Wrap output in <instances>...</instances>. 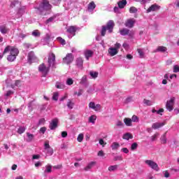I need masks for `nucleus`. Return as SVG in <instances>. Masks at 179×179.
Returning <instances> with one entry per match:
<instances>
[{
	"mask_svg": "<svg viewBox=\"0 0 179 179\" xmlns=\"http://www.w3.org/2000/svg\"><path fill=\"white\" fill-rule=\"evenodd\" d=\"M136 22V20H135V19L130 18L126 21V22L124 23V26H126V27H129V29H132V27L135 26Z\"/></svg>",
	"mask_w": 179,
	"mask_h": 179,
	"instance_id": "9",
	"label": "nucleus"
},
{
	"mask_svg": "<svg viewBox=\"0 0 179 179\" xmlns=\"http://www.w3.org/2000/svg\"><path fill=\"white\" fill-rule=\"evenodd\" d=\"M120 33L121 36H127V35L129 34V29L123 28L122 29L120 30Z\"/></svg>",
	"mask_w": 179,
	"mask_h": 179,
	"instance_id": "28",
	"label": "nucleus"
},
{
	"mask_svg": "<svg viewBox=\"0 0 179 179\" xmlns=\"http://www.w3.org/2000/svg\"><path fill=\"white\" fill-rule=\"evenodd\" d=\"M118 169V165H113L108 167L109 171H115V170Z\"/></svg>",
	"mask_w": 179,
	"mask_h": 179,
	"instance_id": "40",
	"label": "nucleus"
},
{
	"mask_svg": "<svg viewBox=\"0 0 179 179\" xmlns=\"http://www.w3.org/2000/svg\"><path fill=\"white\" fill-rule=\"evenodd\" d=\"M48 63L49 67H51V65H54L55 64V54L50 53L48 56Z\"/></svg>",
	"mask_w": 179,
	"mask_h": 179,
	"instance_id": "10",
	"label": "nucleus"
},
{
	"mask_svg": "<svg viewBox=\"0 0 179 179\" xmlns=\"http://www.w3.org/2000/svg\"><path fill=\"white\" fill-rule=\"evenodd\" d=\"M50 66L47 67L44 63H42L38 66V71L39 72L42 73L43 76L45 78L48 75V73L50 72Z\"/></svg>",
	"mask_w": 179,
	"mask_h": 179,
	"instance_id": "3",
	"label": "nucleus"
},
{
	"mask_svg": "<svg viewBox=\"0 0 179 179\" xmlns=\"http://www.w3.org/2000/svg\"><path fill=\"white\" fill-rule=\"evenodd\" d=\"M107 31V27L106 26H102V29L101 31V35L102 37H104L106 36V33Z\"/></svg>",
	"mask_w": 179,
	"mask_h": 179,
	"instance_id": "37",
	"label": "nucleus"
},
{
	"mask_svg": "<svg viewBox=\"0 0 179 179\" xmlns=\"http://www.w3.org/2000/svg\"><path fill=\"white\" fill-rule=\"evenodd\" d=\"M10 52V55H14L15 57H17V54H19V50L17 48H15L13 47H11L10 45H8L3 52V55H5V54H7V52Z\"/></svg>",
	"mask_w": 179,
	"mask_h": 179,
	"instance_id": "2",
	"label": "nucleus"
},
{
	"mask_svg": "<svg viewBox=\"0 0 179 179\" xmlns=\"http://www.w3.org/2000/svg\"><path fill=\"white\" fill-rule=\"evenodd\" d=\"M7 59L8 61H9L10 62H13V61H15L16 59V57H15V55H9L7 57Z\"/></svg>",
	"mask_w": 179,
	"mask_h": 179,
	"instance_id": "36",
	"label": "nucleus"
},
{
	"mask_svg": "<svg viewBox=\"0 0 179 179\" xmlns=\"http://www.w3.org/2000/svg\"><path fill=\"white\" fill-rule=\"evenodd\" d=\"M66 83L68 86H71V85H73V80L72 78H68Z\"/></svg>",
	"mask_w": 179,
	"mask_h": 179,
	"instance_id": "45",
	"label": "nucleus"
},
{
	"mask_svg": "<svg viewBox=\"0 0 179 179\" xmlns=\"http://www.w3.org/2000/svg\"><path fill=\"white\" fill-rule=\"evenodd\" d=\"M55 87H57V89H64L65 85H64L61 83H57Z\"/></svg>",
	"mask_w": 179,
	"mask_h": 179,
	"instance_id": "38",
	"label": "nucleus"
},
{
	"mask_svg": "<svg viewBox=\"0 0 179 179\" xmlns=\"http://www.w3.org/2000/svg\"><path fill=\"white\" fill-rule=\"evenodd\" d=\"M59 97V94L57 92L53 93L52 100H54V101H58V98Z\"/></svg>",
	"mask_w": 179,
	"mask_h": 179,
	"instance_id": "35",
	"label": "nucleus"
},
{
	"mask_svg": "<svg viewBox=\"0 0 179 179\" xmlns=\"http://www.w3.org/2000/svg\"><path fill=\"white\" fill-rule=\"evenodd\" d=\"M28 62L29 64H33L34 61H36L37 59V57H36V55H34V52L31 51L28 53Z\"/></svg>",
	"mask_w": 179,
	"mask_h": 179,
	"instance_id": "8",
	"label": "nucleus"
},
{
	"mask_svg": "<svg viewBox=\"0 0 179 179\" xmlns=\"http://www.w3.org/2000/svg\"><path fill=\"white\" fill-rule=\"evenodd\" d=\"M83 134H80L77 138L78 142H82L83 141Z\"/></svg>",
	"mask_w": 179,
	"mask_h": 179,
	"instance_id": "46",
	"label": "nucleus"
},
{
	"mask_svg": "<svg viewBox=\"0 0 179 179\" xmlns=\"http://www.w3.org/2000/svg\"><path fill=\"white\" fill-rule=\"evenodd\" d=\"M121 152H123V153L128 154L129 153V150H128V148H122Z\"/></svg>",
	"mask_w": 179,
	"mask_h": 179,
	"instance_id": "59",
	"label": "nucleus"
},
{
	"mask_svg": "<svg viewBox=\"0 0 179 179\" xmlns=\"http://www.w3.org/2000/svg\"><path fill=\"white\" fill-rule=\"evenodd\" d=\"M167 51V48L165 46H158L156 52H166Z\"/></svg>",
	"mask_w": 179,
	"mask_h": 179,
	"instance_id": "26",
	"label": "nucleus"
},
{
	"mask_svg": "<svg viewBox=\"0 0 179 179\" xmlns=\"http://www.w3.org/2000/svg\"><path fill=\"white\" fill-rule=\"evenodd\" d=\"M117 127H124V124L122 122L118 120L116 123Z\"/></svg>",
	"mask_w": 179,
	"mask_h": 179,
	"instance_id": "63",
	"label": "nucleus"
},
{
	"mask_svg": "<svg viewBox=\"0 0 179 179\" xmlns=\"http://www.w3.org/2000/svg\"><path fill=\"white\" fill-rule=\"evenodd\" d=\"M73 55H72V53H68L66 56L63 58V62L64 64L69 65V64H72V62H73Z\"/></svg>",
	"mask_w": 179,
	"mask_h": 179,
	"instance_id": "6",
	"label": "nucleus"
},
{
	"mask_svg": "<svg viewBox=\"0 0 179 179\" xmlns=\"http://www.w3.org/2000/svg\"><path fill=\"white\" fill-rule=\"evenodd\" d=\"M32 36H34V37H40V32L38 30H35L32 32Z\"/></svg>",
	"mask_w": 179,
	"mask_h": 179,
	"instance_id": "48",
	"label": "nucleus"
},
{
	"mask_svg": "<svg viewBox=\"0 0 179 179\" xmlns=\"http://www.w3.org/2000/svg\"><path fill=\"white\" fill-rule=\"evenodd\" d=\"M45 124V119L41 118L38 121V125H44Z\"/></svg>",
	"mask_w": 179,
	"mask_h": 179,
	"instance_id": "55",
	"label": "nucleus"
},
{
	"mask_svg": "<svg viewBox=\"0 0 179 179\" xmlns=\"http://www.w3.org/2000/svg\"><path fill=\"white\" fill-rule=\"evenodd\" d=\"M159 9H160V6L156 3L152 4L148 8L147 13H150V12H156V10H159Z\"/></svg>",
	"mask_w": 179,
	"mask_h": 179,
	"instance_id": "13",
	"label": "nucleus"
},
{
	"mask_svg": "<svg viewBox=\"0 0 179 179\" xmlns=\"http://www.w3.org/2000/svg\"><path fill=\"white\" fill-rule=\"evenodd\" d=\"M44 150L46 153V156H52V155H54V150L50 146V141L45 142Z\"/></svg>",
	"mask_w": 179,
	"mask_h": 179,
	"instance_id": "4",
	"label": "nucleus"
},
{
	"mask_svg": "<svg viewBox=\"0 0 179 179\" xmlns=\"http://www.w3.org/2000/svg\"><path fill=\"white\" fill-rule=\"evenodd\" d=\"M164 176L165 178H169V177H170V173H169L168 171H164Z\"/></svg>",
	"mask_w": 179,
	"mask_h": 179,
	"instance_id": "62",
	"label": "nucleus"
},
{
	"mask_svg": "<svg viewBox=\"0 0 179 179\" xmlns=\"http://www.w3.org/2000/svg\"><path fill=\"white\" fill-rule=\"evenodd\" d=\"M84 54L86 59L88 61L89 58H92V57H93V54H94V52L92 50H87L85 51Z\"/></svg>",
	"mask_w": 179,
	"mask_h": 179,
	"instance_id": "15",
	"label": "nucleus"
},
{
	"mask_svg": "<svg viewBox=\"0 0 179 179\" xmlns=\"http://www.w3.org/2000/svg\"><path fill=\"white\" fill-rule=\"evenodd\" d=\"M76 66L78 68H82V66H83V59L82 57H78L76 59Z\"/></svg>",
	"mask_w": 179,
	"mask_h": 179,
	"instance_id": "22",
	"label": "nucleus"
},
{
	"mask_svg": "<svg viewBox=\"0 0 179 179\" xmlns=\"http://www.w3.org/2000/svg\"><path fill=\"white\" fill-rule=\"evenodd\" d=\"M134 137L129 133H126L123 135V139H126V141H129V139H132Z\"/></svg>",
	"mask_w": 179,
	"mask_h": 179,
	"instance_id": "33",
	"label": "nucleus"
},
{
	"mask_svg": "<svg viewBox=\"0 0 179 179\" xmlns=\"http://www.w3.org/2000/svg\"><path fill=\"white\" fill-rule=\"evenodd\" d=\"M15 85L17 86V87H20L22 86V81L17 80L15 83Z\"/></svg>",
	"mask_w": 179,
	"mask_h": 179,
	"instance_id": "56",
	"label": "nucleus"
},
{
	"mask_svg": "<svg viewBox=\"0 0 179 179\" xmlns=\"http://www.w3.org/2000/svg\"><path fill=\"white\" fill-rule=\"evenodd\" d=\"M34 106V104H33V101H30L29 103H28V108L29 110H30L31 111L33 110V106Z\"/></svg>",
	"mask_w": 179,
	"mask_h": 179,
	"instance_id": "51",
	"label": "nucleus"
},
{
	"mask_svg": "<svg viewBox=\"0 0 179 179\" xmlns=\"http://www.w3.org/2000/svg\"><path fill=\"white\" fill-rule=\"evenodd\" d=\"M118 8L120 9H124L127 6V0H121L117 2Z\"/></svg>",
	"mask_w": 179,
	"mask_h": 179,
	"instance_id": "19",
	"label": "nucleus"
},
{
	"mask_svg": "<svg viewBox=\"0 0 179 179\" xmlns=\"http://www.w3.org/2000/svg\"><path fill=\"white\" fill-rule=\"evenodd\" d=\"M52 6L50 4L48 0H43L38 7H35L38 14L42 15V16H45L48 10H51Z\"/></svg>",
	"mask_w": 179,
	"mask_h": 179,
	"instance_id": "1",
	"label": "nucleus"
},
{
	"mask_svg": "<svg viewBox=\"0 0 179 179\" xmlns=\"http://www.w3.org/2000/svg\"><path fill=\"white\" fill-rule=\"evenodd\" d=\"M55 19V17H50L49 19L46 20V24H48V23L52 22Z\"/></svg>",
	"mask_w": 179,
	"mask_h": 179,
	"instance_id": "61",
	"label": "nucleus"
},
{
	"mask_svg": "<svg viewBox=\"0 0 179 179\" xmlns=\"http://www.w3.org/2000/svg\"><path fill=\"white\" fill-rule=\"evenodd\" d=\"M161 143L166 145L167 143V133H164L160 138Z\"/></svg>",
	"mask_w": 179,
	"mask_h": 179,
	"instance_id": "21",
	"label": "nucleus"
},
{
	"mask_svg": "<svg viewBox=\"0 0 179 179\" xmlns=\"http://www.w3.org/2000/svg\"><path fill=\"white\" fill-rule=\"evenodd\" d=\"M175 97H172L169 101H167L166 108L169 111H173V106H174Z\"/></svg>",
	"mask_w": 179,
	"mask_h": 179,
	"instance_id": "7",
	"label": "nucleus"
},
{
	"mask_svg": "<svg viewBox=\"0 0 179 179\" xmlns=\"http://www.w3.org/2000/svg\"><path fill=\"white\" fill-rule=\"evenodd\" d=\"M129 12L130 13H136V12H138V9H136V7H131L129 8Z\"/></svg>",
	"mask_w": 179,
	"mask_h": 179,
	"instance_id": "47",
	"label": "nucleus"
},
{
	"mask_svg": "<svg viewBox=\"0 0 179 179\" xmlns=\"http://www.w3.org/2000/svg\"><path fill=\"white\" fill-rule=\"evenodd\" d=\"M51 171H52V166H51L50 164H48L45 166V169L43 171L44 174H47V173H51Z\"/></svg>",
	"mask_w": 179,
	"mask_h": 179,
	"instance_id": "25",
	"label": "nucleus"
},
{
	"mask_svg": "<svg viewBox=\"0 0 179 179\" xmlns=\"http://www.w3.org/2000/svg\"><path fill=\"white\" fill-rule=\"evenodd\" d=\"M162 127H164V124L163 122H155L152 125V128L153 129H159V128H162Z\"/></svg>",
	"mask_w": 179,
	"mask_h": 179,
	"instance_id": "17",
	"label": "nucleus"
},
{
	"mask_svg": "<svg viewBox=\"0 0 179 179\" xmlns=\"http://www.w3.org/2000/svg\"><path fill=\"white\" fill-rule=\"evenodd\" d=\"M89 108H92V110H94V108H96V103H94V102H90L89 103Z\"/></svg>",
	"mask_w": 179,
	"mask_h": 179,
	"instance_id": "50",
	"label": "nucleus"
},
{
	"mask_svg": "<svg viewBox=\"0 0 179 179\" xmlns=\"http://www.w3.org/2000/svg\"><path fill=\"white\" fill-rule=\"evenodd\" d=\"M101 109V105L96 104L95 105V108L94 110V111H100Z\"/></svg>",
	"mask_w": 179,
	"mask_h": 179,
	"instance_id": "54",
	"label": "nucleus"
},
{
	"mask_svg": "<svg viewBox=\"0 0 179 179\" xmlns=\"http://www.w3.org/2000/svg\"><path fill=\"white\" fill-rule=\"evenodd\" d=\"M137 52H138L141 58H143V57L145 56V53L143 52V50L142 49H137Z\"/></svg>",
	"mask_w": 179,
	"mask_h": 179,
	"instance_id": "43",
	"label": "nucleus"
},
{
	"mask_svg": "<svg viewBox=\"0 0 179 179\" xmlns=\"http://www.w3.org/2000/svg\"><path fill=\"white\" fill-rule=\"evenodd\" d=\"M131 122H139V117L136 115H133L131 117Z\"/></svg>",
	"mask_w": 179,
	"mask_h": 179,
	"instance_id": "44",
	"label": "nucleus"
},
{
	"mask_svg": "<svg viewBox=\"0 0 179 179\" xmlns=\"http://www.w3.org/2000/svg\"><path fill=\"white\" fill-rule=\"evenodd\" d=\"M90 75L93 79H96L99 76V72L91 71H90Z\"/></svg>",
	"mask_w": 179,
	"mask_h": 179,
	"instance_id": "34",
	"label": "nucleus"
},
{
	"mask_svg": "<svg viewBox=\"0 0 179 179\" xmlns=\"http://www.w3.org/2000/svg\"><path fill=\"white\" fill-rule=\"evenodd\" d=\"M58 127V119L55 118L52 120V122H50L49 125V128L53 131L54 129H57Z\"/></svg>",
	"mask_w": 179,
	"mask_h": 179,
	"instance_id": "12",
	"label": "nucleus"
},
{
	"mask_svg": "<svg viewBox=\"0 0 179 179\" xmlns=\"http://www.w3.org/2000/svg\"><path fill=\"white\" fill-rule=\"evenodd\" d=\"M145 164L150 167L152 170H155V171H159L160 169L159 168V165L157 164L152 160L147 159L145 161Z\"/></svg>",
	"mask_w": 179,
	"mask_h": 179,
	"instance_id": "5",
	"label": "nucleus"
},
{
	"mask_svg": "<svg viewBox=\"0 0 179 179\" xmlns=\"http://www.w3.org/2000/svg\"><path fill=\"white\" fill-rule=\"evenodd\" d=\"M124 122L127 127H132V120L129 117L124 119Z\"/></svg>",
	"mask_w": 179,
	"mask_h": 179,
	"instance_id": "24",
	"label": "nucleus"
},
{
	"mask_svg": "<svg viewBox=\"0 0 179 179\" xmlns=\"http://www.w3.org/2000/svg\"><path fill=\"white\" fill-rule=\"evenodd\" d=\"M143 103H144V104H145V106H152L153 105V101L148 100V99H144Z\"/></svg>",
	"mask_w": 179,
	"mask_h": 179,
	"instance_id": "39",
	"label": "nucleus"
},
{
	"mask_svg": "<svg viewBox=\"0 0 179 179\" xmlns=\"http://www.w3.org/2000/svg\"><path fill=\"white\" fill-rule=\"evenodd\" d=\"M87 82V76H83L81 79L80 83H86Z\"/></svg>",
	"mask_w": 179,
	"mask_h": 179,
	"instance_id": "53",
	"label": "nucleus"
},
{
	"mask_svg": "<svg viewBox=\"0 0 179 179\" xmlns=\"http://www.w3.org/2000/svg\"><path fill=\"white\" fill-rule=\"evenodd\" d=\"M57 40L62 44V45H65L66 44V42L65 41V39L62 38V37H58Z\"/></svg>",
	"mask_w": 179,
	"mask_h": 179,
	"instance_id": "41",
	"label": "nucleus"
},
{
	"mask_svg": "<svg viewBox=\"0 0 179 179\" xmlns=\"http://www.w3.org/2000/svg\"><path fill=\"white\" fill-rule=\"evenodd\" d=\"M19 38H22V40H24V38H26L27 37V35L26 34H23V32H21L17 34Z\"/></svg>",
	"mask_w": 179,
	"mask_h": 179,
	"instance_id": "42",
	"label": "nucleus"
},
{
	"mask_svg": "<svg viewBox=\"0 0 179 179\" xmlns=\"http://www.w3.org/2000/svg\"><path fill=\"white\" fill-rule=\"evenodd\" d=\"M114 26L115 24L113 20H109L106 24V29L108 31V33H113V30L114 29Z\"/></svg>",
	"mask_w": 179,
	"mask_h": 179,
	"instance_id": "11",
	"label": "nucleus"
},
{
	"mask_svg": "<svg viewBox=\"0 0 179 179\" xmlns=\"http://www.w3.org/2000/svg\"><path fill=\"white\" fill-rule=\"evenodd\" d=\"M137 148H138V143H133L131 144V150H135L137 149Z\"/></svg>",
	"mask_w": 179,
	"mask_h": 179,
	"instance_id": "49",
	"label": "nucleus"
},
{
	"mask_svg": "<svg viewBox=\"0 0 179 179\" xmlns=\"http://www.w3.org/2000/svg\"><path fill=\"white\" fill-rule=\"evenodd\" d=\"M98 156H99L100 157H103V156H106V153H104L103 150H100L98 152Z\"/></svg>",
	"mask_w": 179,
	"mask_h": 179,
	"instance_id": "58",
	"label": "nucleus"
},
{
	"mask_svg": "<svg viewBox=\"0 0 179 179\" xmlns=\"http://www.w3.org/2000/svg\"><path fill=\"white\" fill-rule=\"evenodd\" d=\"M78 30V28L75 26H71L67 29L68 33H70V34H72L73 36H76V31Z\"/></svg>",
	"mask_w": 179,
	"mask_h": 179,
	"instance_id": "14",
	"label": "nucleus"
},
{
	"mask_svg": "<svg viewBox=\"0 0 179 179\" xmlns=\"http://www.w3.org/2000/svg\"><path fill=\"white\" fill-rule=\"evenodd\" d=\"M96 164L95 162H91L90 164H87V166L84 168L85 171H89L93 169V166Z\"/></svg>",
	"mask_w": 179,
	"mask_h": 179,
	"instance_id": "20",
	"label": "nucleus"
},
{
	"mask_svg": "<svg viewBox=\"0 0 179 179\" xmlns=\"http://www.w3.org/2000/svg\"><path fill=\"white\" fill-rule=\"evenodd\" d=\"M33 139H34V135L30 133H27L26 142H28V143L32 142Z\"/></svg>",
	"mask_w": 179,
	"mask_h": 179,
	"instance_id": "23",
	"label": "nucleus"
},
{
	"mask_svg": "<svg viewBox=\"0 0 179 179\" xmlns=\"http://www.w3.org/2000/svg\"><path fill=\"white\" fill-rule=\"evenodd\" d=\"M173 72H174V73H178V72H179V66L178 65L173 66Z\"/></svg>",
	"mask_w": 179,
	"mask_h": 179,
	"instance_id": "52",
	"label": "nucleus"
},
{
	"mask_svg": "<svg viewBox=\"0 0 179 179\" xmlns=\"http://www.w3.org/2000/svg\"><path fill=\"white\" fill-rule=\"evenodd\" d=\"M26 131V127L24 126H20L17 129V134L22 135V134H24Z\"/></svg>",
	"mask_w": 179,
	"mask_h": 179,
	"instance_id": "30",
	"label": "nucleus"
},
{
	"mask_svg": "<svg viewBox=\"0 0 179 179\" xmlns=\"http://www.w3.org/2000/svg\"><path fill=\"white\" fill-rule=\"evenodd\" d=\"M75 106V103L72 102V100L69 99L67 101V107L69 110H72Z\"/></svg>",
	"mask_w": 179,
	"mask_h": 179,
	"instance_id": "31",
	"label": "nucleus"
},
{
	"mask_svg": "<svg viewBox=\"0 0 179 179\" xmlns=\"http://www.w3.org/2000/svg\"><path fill=\"white\" fill-rule=\"evenodd\" d=\"M13 94V91H8L7 93L5 94L6 97H9V96H12Z\"/></svg>",
	"mask_w": 179,
	"mask_h": 179,
	"instance_id": "64",
	"label": "nucleus"
},
{
	"mask_svg": "<svg viewBox=\"0 0 179 179\" xmlns=\"http://www.w3.org/2000/svg\"><path fill=\"white\" fill-rule=\"evenodd\" d=\"M121 48V44L120 43H116L115 44V48L117 51L118 50H120V48Z\"/></svg>",
	"mask_w": 179,
	"mask_h": 179,
	"instance_id": "60",
	"label": "nucleus"
},
{
	"mask_svg": "<svg viewBox=\"0 0 179 179\" xmlns=\"http://www.w3.org/2000/svg\"><path fill=\"white\" fill-rule=\"evenodd\" d=\"M157 136H159V134L157 133L151 137V140L152 141V142L157 139Z\"/></svg>",
	"mask_w": 179,
	"mask_h": 179,
	"instance_id": "57",
	"label": "nucleus"
},
{
	"mask_svg": "<svg viewBox=\"0 0 179 179\" xmlns=\"http://www.w3.org/2000/svg\"><path fill=\"white\" fill-rule=\"evenodd\" d=\"M108 52L110 57H114V55H117V54H118V50H117V49L115 48H110L108 49Z\"/></svg>",
	"mask_w": 179,
	"mask_h": 179,
	"instance_id": "18",
	"label": "nucleus"
},
{
	"mask_svg": "<svg viewBox=\"0 0 179 179\" xmlns=\"http://www.w3.org/2000/svg\"><path fill=\"white\" fill-rule=\"evenodd\" d=\"M96 9V3H94V1H91L88 4L87 10H94Z\"/></svg>",
	"mask_w": 179,
	"mask_h": 179,
	"instance_id": "27",
	"label": "nucleus"
},
{
	"mask_svg": "<svg viewBox=\"0 0 179 179\" xmlns=\"http://www.w3.org/2000/svg\"><path fill=\"white\" fill-rule=\"evenodd\" d=\"M96 120H97V116L92 115L89 117V122H91V124H94L96 122Z\"/></svg>",
	"mask_w": 179,
	"mask_h": 179,
	"instance_id": "32",
	"label": "nucleus"
},
{
	"mask_svg": "<svg viewBox=\"0 0 179 179\" xmlns=\"http://www.w3.org/2000/svg\"><path fill=\"white\" fill-rule=\"evenodd\" d=\"M0 31L1 34H6L9 32V29H8V27H6V24H3L0 26Z\"/></svg>",
	"mask_w": 179,
	"mask_h": 179,
	"instance_id": "16",
	"label": "nucleus"
},
{
	"mask_svg": "<svg viewBox=\"0 0 179 179\" xmlns=\"http://www.w3.org/2000/svg\"><path fill=\"white\" fill-rule=\"evenodd\" d=\"M110 148H111L112 150H117L118 149V148H120V143H118L117 142H114L110 145Z\"/></svg>",
	"mask_w": 179,
	"mask_h": 179,
	"instance_id": "29",
	"label": "nucleus"
}]
</instances>
